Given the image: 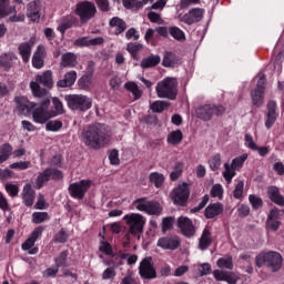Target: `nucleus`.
Returning <instances> with one entry per match:
<instances>
[{"mask_svg": "<svg viewBox=\"0 0 284 284\" xmlns=\"http://www.w3.org/2000/svg\"><path fill=\"white\" fill-rule=\"evenodd\" d=\"M31 92L36 99H40V106L37 108V103L30 102L26 98H16L18 110L23 114L32 112L34 123L43 124L48 123L50 119H54L57 113L47 110V108H50V92L34 82L31 83Z\"/></svg>", "mask_w": 284, "mask_h": 284, "instance_id": "1", "label": "nucleus"}, {"mask_svg": "<svg viewBox=\"0 0 284 284\" xmlns=\"http://www.w3.org/2000/svg\"><path fill=\"white\" fill-rule=\"evenodd\" d=\"M82 143L92 150H101L110 143V133L105 124L89 125L81 134Z\"/></svg>", "mask_w": 284, "mask_h": 284, "instance_id": "2", "label": "nucleus"}, {"mask_svg": "<svg viewBox=\"0 0 284 284\" xmlns=\"http://www.w3.org/2000/svg\"><path fill=\"white\" fill-rule=\"evenodd\" d=\"M159 99H170L174 101L179 94V80L176 78L166 77L155 87Z\"/></svg>", "mask_w": 284, "mask_h": 284, "instance_id": "3", "label": "nucleus"}, {"mask_svg": "<svg viewBox=\"0 0 284 284\" xmlns=\"http://www.w3.org/2000/svg\"><path fill=\"white\" fill-rule=\"evenodd\" d=\"M255 265L257 267H263V265H266L271 272H278L283 265V257L281 254L272 251L267 253H260L255 257Z\"/></svg>", "mask_w": 284, "mask_h": 284, "instance_id": "4", "label": "nucleus"}, {"mask_svg": "<svg viewBox=\"0 0 284 284\" xmlns=\"http://www.w3.org/2000/svg\"><path fill=\"white\" fill-rule=\"evenodd\" d=\"M123 221H125L126 225L129 226V234L141 239L143 227H145V217L139 213H131L124 215Z\"/></svg>", "mask_w": 284, "mask_h": 284, "instance_id": "5", "label": "nucleus"}, {"mask_svg": "<svg viewBox=\"0 0 284 284\" xmlns=\"http://www.w3.org/2000/svg\"><path fill=\"white\" fill-rule=\"evenodd\" d=\"M68 108L78 112H87L92 108V99L83 94H70L65 95Z\"/></svg>", "mask_w": 284, "mask_h": 284, "instance_id": "6", "label": "nucleus"}, {"mask_svg": "<svg viewBox=\"0 0 284 284\" xmlns=\"http://www.w3.org/2000/svg\"><path fill=\"white\" fill-rule=\"evenodd\" d=\"M225 110L223 104H204L196 109L195 114L202 121H212L213 116H223Z\"/></svg>", "mask_w": 284, "mask_h": 284, "instance_id": "7", "label": "nucleus"}, {"mask_svg": "<svg viewBox=\"0 0 284 284\" xmlns=\"http://www.w3.org/2000/svg\"><path fill=\"white\" fill-rule=\"evenodd\" d=\"M133 205L139 212H145L151 216H159L163 212V207L159 202L149 201L148 197H140L133 201Z\"/></svg>", "mask_w": 284, "mask_h": 284, "instance_id": "8", "label": "nucleus"}, {"mask_svg": "<svg viewBox=\"0 0 284 284\" xmlns=\"http://www.w3.org/2000/svg\"><path fill=\"white\" fill-rule=\"evenodd\" d=\"M75 14L80 18L81 23H88L97 17V6L91 1H82L75 6Z\"/></svg>", "mask_w": 284, "mask_h": 284, "instance_id": "9", "label": "nucleus"}, {"mask_svg": "<svg viewBox=\"0 0 284 284\" xmlns=\"http://www.w3.org/2000/svg\"><path fill=\"white\" fill-rule=\"evenodd\" d=\"M252 105L261 108L265 103V74H258L256 88L251 91Z\"/></svg>", "mask_w": 284, "mask_h": 284, "instance_id": "10", "label": "nucleus"}, {"mask_svg": "<svg viewBox=\"0 0 284 284\" xmlns=\"http://www.w3.org/2000/svg\"><path fill=\"white\" fill-rule=\"evenodd\" d=\"M205 17V9L192 8L189 12L178 14V20L186 26H194V23H201V20Z\"/></svg>", "mask_w": 284, "mask_h": 284, "instance_id": "11", "label": "nucleus"}, {"mask_svg": "<svg viewBox=\"0 0 284 284\" xmlns=\"http://www.w3.org/2000/svg\"><path fill=\"white\" fill-rule=\"evenodd\" d=\"M171 199L175 205H180L181 207H185L187 204V199H190V186L187 183L183 182L178 185L171 192Z\"/></svg>", "mask_w": 284, "mask_h": 284, "instance_id": "12", "label": "nucleus"}, {"mask_svg": "<svg viewBox=\"0 0 284 284\" xmlns=\"http://www.w3.org/2000/svg\"><path fill=\"white\" fill-rule=\"evenodd\" d=\"M92 181L90 180H82L79 182H74L69 185V194L72 199H78V201H83L85 197V193L88 192L89 187H91Z\"/></svg>", "mask_w": 284, "mask_h": 284, "instance_id": "13", "label": "nucleus"}, {"mask_svg": "<svg viewBox=\"0 0 284 284\" xmlns=\"http://www.w3.org/2000/svg\"><path fill=\"white\" fill-rule=\"evenodd\" d=\"M52 179L53 181H61L63 179V173L58 169H45L43 172L39 173L36 179V187L41 190L44 183H48Z\"/></svg>", "mask_w": 284, "mask_h": 284, "instance_id": "14", "label": "nucleus"}, {"mask_svg": "<svg viewBox=\"0 0 284 284\" xmlns=\"http://www.w3.org/2000/svg\"><path fill=\"white\" fill-rule=\"evenodd\" d=\"M139 274L141 278H145L146 281H152V278H156V268L152 263V257H144L139 266Z\"/></svg>", "mask_w": 284, "mask_h": 284, "instance_id": "15", "label": "nucleus"}, {"mask_svg": "<svg viewBox=\"0 0 284 284\" xmlns=\"http://www.w3.org/2000/svg\"><path fill=\"white\" fill-rule=\"evenodd\" d=\"M93 72H94V62H89L88 73L82 75L78 80V88L80 90L90 91L94 88V83L92 82Z\"/></svg>", "mask_w": 284, "mask_h": 284, "instance_id": "16", "label": "nucleus"}, {"mask_svg": "<svg viewBox=\"0 0 284 284\" xmlns=\"http://www.w3.org/2000/svg\"><path fill=\"white\" fill-rule=\"evenodd\" d=\"M158 247L162 250H179L181 247V239L176 235H170L159 239Z\"/></svg>", "mask_w": 284, "mask_h": 284, "instance_id": "17", "label": "nucleus"}, {"mask_svg": "<svg viewBox=\"0 0 284 284\" xmlns=\"http://www.w3.org/2000/svg\"><path fill=\"white\" fill-rule=\"evenodd\" d=\"M278 227H281V210L272 209L266 219V230H271V232H278Z\"/></svg>", "mask_w": 284, "mask_h": 284, "instance_id": "18", "label": "nucleus"}, {"mask_svg": "<svg viewBox=\"0 0 284 284\" xmlns=\"http://www.w3.org/2000/svg\"><path fill=\"white\" fill-rule=\"evenodd\" d=\"M178 227L181 230L183 236H186V239H192V236L196 234V227H194L192 220L189 217H179Z\"/></svg>", "mask_w": 284, "mask_h": 284, "instance_id": "19", "label": "nucleus"}, {"mask_svg": "<svg viewBox=\"0 0 284 284\" xmlns=\"http://www.w3.org/2000/svg\"><path fill=\"white\" fill-rule=\"evenodd\" d=\"M105 43V39L102 37L90 39L88 37L78 38L74 41V45L77 48H93L94 45H103Z\"/></svg>", "mask_w": 284, "mask_h": 284, "instance_id": "20", "label": "nucleus"}, {"mask_svg": "<svg viewBox=\"0 0 284 284\" xmlns=\"http://www.w3.org/2000/svg\"><path fill=\"white\" fill-rule=\"evenodd\" d=\"M36 196L37 193L34 192V189H32V185L26 184L22 190V201L26 207H32V205H34Z\"/></svg>", "mask_w": 284, "mask_h": 284, "instance_id": "21", "label": "nucleus"}, {"mask_svg": "<svg viewBox=\"0 0 284 284\" xmlns=\"http://www.w3.org/2000/svg\"><path fill=\"white\" fill-rule=\"evenodd\" d=\"M43 59H45V47H43V44H40L38 45L32 57L33 68H36L37 70H41V68H43L44 64Z\"/></svg>", "mask_w": 284, "mask_h": 284, "instance_id": "22", "label": "nucleus"}, {"mask_svg": "<svg viewBox=\"0 0 284 284\" xmlns=\"http://www.w3.org/2000/svg\"><path fill=\"white\" fill-rule=\"evenodd\" d=\"M109 28H112L114 30V34L119 37V34H123V32L128 30V23L119 17H113L109 21Z\"/></svg>", "mask_w": 284, "mask_h": 284, "instance_id": "23", "label": "nucleus"}, {"mask_svg": "<svg viewBox=\"0 0 284 284\" xmlns=\"http://www.w3.org/2000/svg\"><path fill=\"white\" fill-rule=\"evenodd\" d=\"M267 114H266V121H265V126L267 128V130H270V128H272V125H274V123H276V102L271 100L267 102Z\"/></svg>", "mask_w": 284, "mask_h": 284, "instance_id": "24", "label": "nucleus"}, {"mask_svg": "<svg viewBox=\"0 0 284 284\" xmlns=\"http://www.w3.org/2000/svg\"><path fill=\"white\" fill-rule=\"evenodd\" d=\"M267 196L272 201V203L284 207V196L281 194V190L277 186H268Z\"/></svg>", "mask_w": 284, "mask_h": 284, "instance_id": "25", "label": "nucleus"}, {"mask_svg": "<svg viewBox=\"0 0 284 284\" xmlns=\"http://www.w3.org/2000/svg\"><path fill=\"white\" fill-rule=\"evenodd\" d=\"M224 206L223 203L216 202L210 204L205 211H204V216L205 219H216V216L223 214Z\"/></svg>", "mask_w": 284, "mask_h": 284, "instance_id": "26", "label": "nucleus"}, {"mask_svg": "<svg viewBox=\"0 0 284 284\" xmlns=\"http://www.w3.org/2000/svg\"><path fill=\"white\" fill-rule=\"evenodd\" d=\"M210 245H212V230L209 226H206L203 230L202 235L199 240V250L205 252V250H207Z\"/></svg>", "mask_w": 284, "mask_h": 284, "instance_id": "27", "label": "nucleus"}, {"mask_svg": "<svg viewBox=\"0 0 284 284\" xmlns=\"http://www.w3.org/2000/svg\"><path fill=\"white\" fill-rule=\"evenodd\" d=\"M31 83H37V85L41 83V85H44V88H52V85H54V80H52V71L47 70L42 74L37 75L36 82H30V85Z\"/></svg>", "mask_w": 284, "mask_h": 284, "instance_id": "28", "label": "nucleus"}, {"mask_svg": "<svg viewBox=\"0 0 284 284\" xmlns=\"http://www.w3.org/2000/svg\"><path fill=\"white\" fill-rule=\"evenodd\" d=\"M27 17L32 21H39L41 19V7L37 1H31L27 6Z\"/></svg>", "mask_w": 284, "mask_h": 284, "instance_id": "29", "label": "nucleus"}, {"mask_svg": "<svg viewBox=\"0 0 284 284\" xmlns=\"http://www.w3.org/2000/svg\"><path fill=\"white\" fill-rule=\"evenodd\" d=\"M77 82V71H69L64 74L62 80L57 82L58 88H72Z\"/></svg>", "mask_w": 284, "mask_h": 284, "instance_id": "30", "label": "nucleus"}, {"mask_svg": "<svg viewBox=\"0 0 284 284\" xmlns=\"http://www.w3.org/2000/svg\"><path fill=\"white\" fill-rule=\"evenodd\" d=\"M32 45H34V43L32 42H22L18 47V52L20 57H22V61L24 63H28V61H30V57L32 54Z\"/></svg>", "mask_w": 284, "mask_h": 284, "instance_id": "31", "label": "nucleus"}, {"mask_svg": "<svg viewBox=\"0 0 284 284\" xmlns=\"http://www.w3.org/2000/svg\"><path fill=\"white\" fill-rule=\"evenodd\" d=\"M77 23V18L74 16H65L61 19V22L59 23L57 30L61 32V34H65L67 30H70L72 26Z\"/></svg>", "mask_w": 284, "mask_h": 284, "instance_id": "32", "label": "nucleus"}, {"mask_svg": "<svg viewBox=\"0 0 284 284\" xmlns=\"http://www.w3.org/2000/svg\"><path fill=\"white\" fill-rule=\"evenodd\" d=\"M10 14H17V8L10 6V0H0V19H6Z\"/></svg>", "mask_w": 284, "mask_h": 284, "instance_id": "33", "label": "nucleus"}, {"mask_svg": "<svg viewBox=\"0 0 284 284\" xmlns=\"http://www.w3.org/2000/svg\"><path fill=\"white\" fill-rule=\"evenodd\" d=\"M160 63H161V57L153 54V55L143 58L140 63V68H142V70H148V68H156V65H159Z\"/></svg>", "mask_w": 284, "mask_h": 284, "instance_id": "34", "label": "nucleus"}, {"mask_svg": "<svg viewBox=\"0 0 284 284\" xmlns=\"http://www.w3.org/2000/svg\"><path fill=\"white\" fill-rule=\"evenodd\" d=\"M77 63V54L72 52L62 54L60 62L61 68H75Z\"/></svg>", "mask_w": 284, "mask_h": 284, "instance_id": "35", "label": "nucleus"}, {"mask_svg": "<svg viewBox=\"0 0 284 284\" xmlns=\"http://www.w3.org/2000/svg\"><path fill=\"white\" fill-rule=\"evenodd\" d=\"M150 183H153L154 187H163V183H165V175L159 172H152L149 175Z\"/></svg>", "mask_w": 284, "mask_h": 284, "instance_id": "36", "label": "nucleus"}, {"mask_svg": "<svg viewBox=\"0 0 284 284\" xmlns=\"http://www.w3.org/2000/svg\"><path fill=\"white\" fill-rule=\"evenodd\" d=\"M166 141L170 143V145H179V143L183 141V132H181V130L170 132Z\"/></svg>", "mask_w": 284, "mask_h": 284, "instance_id": "37", "label": "nucleus"}, {"mask_svg": "<svg viewBox=\"0 0 284 284\" xmlns=\"http://www.w3.org/2000/svg\"><path fill=\"white\" fill-rule=\"evenodd\" d=\"M128 52H130L131 57L135 60L139 61V52L143 50V44L138 43V42H130L126 45Z\"/></svg>", "mask_w": 284, "mask_h": 284, "instance_id": "38", "label": "nucleus"}, {"mask_svg": "<svg viewBox=\"0 0 284 284\" xmlns=\"http://www.w3.org/2000/svg\"><path fill=\"white\" fill-rule=\"evenodd\" d=\"M178 61H179V59H176V54H174L170 51H165L163 61H162V65L164 68H172V65H176Z\"/></svg>", "mask_w": 284, "mask_h": 284, "instance_id": "39", "label": "nucleus"}, {"mask_svg": "<svg viewBox=\"0 0 284 284\" xmlns=\"http://www.w3.org/2000/svg\"><path fill=\"white\" fill-rule=\"evenodd\" d=\"M223 176L226 183L230 185V183H232V180L236 176V170L232 164H229V163L224 164Z\"/></svg>", "mask_w": 284, "mask_h": 284, "instance_id": "40", "label": "nucleus"}, {"mask_svg": "<svg viewBox=\"0 0 284 284\" xmlns=\"http://www.w3.org/2000/svg\"><path fill=\"white\" fill-rule=\"evenodd\" d=\"M12 154V145L6 143L2 146H0V165L2 163H6L10 159V155Z\"/></svg>", "mask_w": 284, "mask_h": 284, "instance_id": "41", "label": "nucleus"}, {"mask_svg": "<svg viewBox=\"0 0 284 284\" xmlns=\"http://www.w3.org/2000/svg\"><path fill=\"white\" fill-rule=\"evenodd\" d=\"M166 108H170V102L158 100L150 104L152 112L161 114Z\"/></svg>", "mask_w": 284, "mask_h": 284, "instance_id": "42", "label": "nucleus"}, {"mask_svg": "<svg viewBox=\"0 0 284 284\" xmlns=\"http://www.w3.org/2000/svg\"><path fill=\"white\" fill-rule=\"evenodd\" d=\"M50 221V214L48 212H34L32 213V223L40 225V223H45Z\"/></svg>", "mask_w": 284, "mask_h": 284, "instance_id": "43", "label": "nucleus"}, {"mask_svg": "<svg viewBox=\"0 0 284 284\" xmlns=\"http://www.w3.org/2000/svg\"><path fill=\"white\" fill-rule=\"evenodd\" d=\"M169 33L175 39V41H185V32L179 27L169 28Z\"/></svg>", "mask_w": 284, "mask_h": 284, "instance_id": "44", "label": "nucleus"}, {"mask_svg": "<svg viewBox=\"0 0 284 284\" xmlns=\"http://www.w3.org/2000/svg\"><path fill=\"white\" fill-rule=\"evenodd\" d=\"M183 168H184L183 162L175 163L174 169L170 174L171 181H179V179H181V175L183 174Z\"/></svg>", "mask_w": 284, "mask_h": 284, "instance_id": "45", "label": "nucleus"}, {"mask_svg": "<svg viewBox=\"0 0 284 284\" xmlns=\"http://www.w3.org/2000/svg\"><path fill=\"white\" fill-rule=\"evenodd\" d=\"M17 57L12 53H4L0 55V68H12V61H14Z\"/></svg>", "mask_w": 284, "mask_h": 284, "instance_id": "46", "label": "nucleus"}, {"mask_svg": "<svg viewBox=\"0 0 284 284\" xmlns=\"http://www.w3.org/2000/svg\"><path fill=\"white\" fill-rule=\"evenodd\" d=\"M174 217L169 216V217H163L162 220V233L166 234L168 232H170V230H172L174 227Z\"/></svg>", "mask_w": 284, "mask_h": 284, "instance_id": "47", "label": "nucleus"}, {"mask_svg": "<svg viewBox=\"0 0 284 284\" xmlns=\"http://www.w3.org/2000/svg\"><path fill=\"white\" fill-rule=\"evenodd\" d=\"M45 128L49 132H59V130L63 128V122H61L60 120L49 121L45 124Z\"/></svg>", "mask_w": 284, "mask_h": 284, "instance_id": "48", "label": "nucleus"}, {"mask_svg": "<svg viewBox=\"0 0 284 284\" xmlns=\"http://www.w3.org/2000/svg\"><path fill=\"white\" fill-rule=\"evenodd\" d=\"M245 161H247V153H244V154L233 159L231 165L235 170H241V168H243V164L245 163Z\"/></svg>", "mask_w": 284, "mask_h": 284, "instance_id": "49", "label": "nucleus"}, {"mask_svg": "<svg viewBox=\"0 0 284 284\" xmlns=\"http://www.w3.org/2000/svg\"><path fill=\"white\" fill-rule=\"evenodd\" d=\"M217 267L225 270H233L234 263H232V257H221L217 260Z\"/></svg>", "mask_w": 284, "mask_h": 284, "instance_id": "50", "label": "nucleus"}, {"mask_svg": "<svg viewBox=\"0 0 284 284\" xmlns=\"http://www.w3.org/2000/svg\"><path fill=\"white\" fill-rule=\"evenodd\" d=\"M212 172H216L221 168V154H215L209 160Z\"/></svg>", "mask_w": 284, "mask_h": 284, "instance_id": "51", "label": "nucleus"}, {"mask_svg": "<svg viewBox=\"0 0 284 284\" xmlns=\"http://www.w3.org/2000/svg\"><path fill=\"white\" fill-rule=\"evenodd\" d=\"M54 261L57 267H65L68 263V251H62Z\"/></svg>", "mask_w": 284, "mask_h": 284, "instance_id": "52", "label": "nucleus"}, {"mask_svg": "<svg viewBox=\"0 0 284 284\" xmlns=\"http://www.w3.org/2000/svg\"><path fill=\"white\" fill-rule=\"evenodd\" d=\"M245 187V183L243 181H239L233 191V197L241 200L243 199V189Z\"/></svg>", "mask_w": 284, "mask_h": 284, "instance_id": "53", "label": "nucleus"}, {"mask_svg": "<svg viewBox=\"0 0 284 284\" xmlns=\"http://www.w3.org/2000/svg\"><path fill=\"white\" fill-rule=\"evenodd\" d=\"M248 201L253 210H258L260 207H263V200L256 195H250Z\"/></svg>", "mask_w": 284, "mask_h": 284, "instance_id": "54", "label": "nucleus"}, {"mask_svg": "<svg viewBox=\"0 0 284 284\" xmlns=\"http://www.w3.org/2000/svg\"><path fill=\"white\" fill-rule=\"evenodd\" d=\"M211 196L213 199H223V186L221 184H215L211 189Z\"/></svg>", "mask_w": 284, "mask_h": 284, "instance_id": "55", "label": "nucleus"}, {"mask_svg": "<svg viewBox=\"0 0 284 284\" xmlns=\"http://www.w3.org/2000/svg\"><path fill=\"white\" fill-rule=\"evenodd\" d=\"M52 103H53V106L55 110V111H53L55 113V116L59 114H63L65 112L63 110V102H61V100H59V98H53Z\"/></svg>", "mask_w": 284, "mask_h": 284, "instance_id": "56", "label": "nucleus"}, {"mask_svg": "<svg viewBox=\"0 0 284 284\" xmlns=\"http://www.w3.org/2000/svg\"><path fill=\"white\" fill-rule=\"evenodd\" d=\"M95 4L101 12H110V0H95Z\"/></svg>", "mask_w": 284, "mask_h": 284, "instance_id": "57", "label": "nucleus"}, {"mask_svg": "<svg viewBox=\"0 0 284 284\" xmlns=\"http://www.w3.org/2000/svg\"><path fill=\"white\" fill-rule=\"evenodd\" d=\"M125 39H128V41L131 39H133V41H139V39H141V34H139V31H136L134 28H130L125 32Z\"/></svg>", "mask_w": 284, "mask_h": 284, "instance_id": "58", "label": "nucleus"}, {"mask_svg": "<svg viewBox=\"0 0 284 284\" xmlns=\"http://www.w3.org/2000/svg\"><path fill=\"white\" fill-rule=\"evenodd\" d=\"M148 19L151 21V23H158L159 26L163 24V19L161 18V14L151 11L148 13Z\"/></svg>", "mask_w": 284, "mask_h": 284, "instance_id": "59", "label": "nucleus"}, {"mask_svg": "<svg viewBox=\"0 0 284 284\" xmlns=\"http://www.w3.org/2000/svg\"><path fill=\"white\" fill-rule=\"evenodd\" d=\"M237 214L241 219H245V216H250V206L245 204H239Z\"/></svg>", "mask_w": 284, "mask_h": 284, "instance_id": "60", "label": "nucleus"}, {"mask_svg": "<svg viewBox=\"0 0 284 284\" xmlns=\"http://www.w3.org/2000/svg\"><path fill=\"white\" fill-rule=\"evenodd\" d=\"M30 161L14 162L10 165L11 170H28L30 168Z\"/></svg>", "mask_w": 284, "mask_h": 284, "instance_id": "61", "label": "nucleus"}, {"mask_svg": "<svg viewBox=\"0 0 284 284\" xmlns=\"http://www.w3.org/2000/svg\"><path fill=\"white\" fill-rule=\"evenodd\" d=\"M200 276H207L212 273V265L210 263H203L199 267Z\"/></svg>", "mask_w": 284, "mask_h": 284, "instance_id": "62", "label": "nucleus"}, {"mask_svg": "<svg viewBox=\"0 0 284 284\" xmlns=\"http://www.w3.org/2000/svg\"><path fill=\"white\" fill-rule=\"evenodd\" d=\"M109 161L111 165H119V163H121V161L119 160V151L112 150L109 153Z\"/></svg>", "mask_w": 284, "mask_h": 284, "instance_id": "63", "label": "nucleus"}, {"mask_svg": "<svg viewBox=\"0 0 284 284\" xmlns=\"http://www.w3.org/2000/svg\"><path fill=\"white\" fill-rule=\"evenodd\" d=\"M68 241V233L65 231L61 230L59 231L54 236L55 243H65Z\"/></svg>", "mask_w": 284, "mask_h": 284, "instance_id": "64", "label": "nucleus"}]
</instances>
